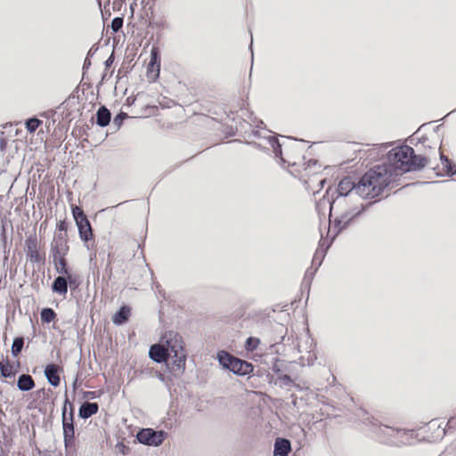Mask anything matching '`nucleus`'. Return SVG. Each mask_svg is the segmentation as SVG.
<instances>
[{
    "label": "nucleus",
    "mask_w": 456,
    "mask_h": 456,
    "mask_svg": "<svg viewBox=\"0 0 456 456\" xmlns=\"http://www.w3.org/2000/svg\"><path fill=\"white\" fill-rule=\"evenodd\" d=\"M110 120V112L105 107H101L97 111V124L101 126H106Z\"/></svg>",
    "instance_id": "13"
},
{
    "label": "nucleus",
    "mask_w": 456,
    "mask_h": 456,
    "mask_svg": "<svg viewBox=\"0 0 456 456\" xmlns=\"http://www.w3.org/2000/svg\"><path fill=\"white\" fill-rule=\"evenodd\" d=\"M123 25V20L121 18H115L111 22V28L114 32H117L121 28Z\"/></svg>",
    "instance_id": "23"
},
{
    "label": "nucleus",
    "mask_w": 456,
    "mask_h": 456,
    "mask_svg": "<svg viewBox=\"0 0 456 456\" xmlns=\"http://www.w3.org/2000/svg\"><path fill=\"white\" fill-rule=\"evenodd\" d=\"M441 160L444 167L447 168L448 173H451L452 175L456 173V171L453 170V167L448 159L444 158V156H441Z\"/></svg>",
    "instance_id": "24"
},
{
    "label": "nucleus",
    "mask_w": 456,
    "mask_h": 456,
    "mask_svg": "<svg viewBox=\"0 0 456 456\" xmlns=\"http://www.w3.org/2000/svg\"><path fill=\"white\" fill-rule=\"evenodd\" d=\"M291 451L290 442L284 438H277L274 443V456H288Z\"/></svg>",
    "instance_id": "7"
},
{
    "label": "nucleus",
    "mask_w": 456,
    "mask_h": 456,
    "mask_svg": "<svg viewBox=\"0 0 456 456\" xmlns=\"http://www.w3.org/2000/svg\"><path fill=\"white\" fill-rule=\"evenodd\" d=\"M167 434L160 430L156 431L152 428H143L138 432L136 438L139 443L148 446H159L165 440Z\"/></svg>",
    "instance_id": "4"
},
{
    "label": "nucleus",
    "mask_w": 456,
    "mask_h": 456,
    "mask_svg": "<svg viewBox=\"0 0 456 456\" xmlns=\"http://www.w3.org/2000/svg\"><path fill=\"white\" fill-rule=\"evenodd\" d=\"M217 359H218L219 363L224 369H229L230 370L233 361L235 360V357L232 356L230 354H228L225 351H220L217 354Z\"/></svg>",
    "instance_id": "12"
},
{
    "label": "nucleus",
    "mask_w": 456,
    "mask_h": 456,
    "mask_svg": "<svg viewBox=\"0 0 456 456\" xmlns=\"http://www.w3.org/2000/svg\"><path fill=\"white\" fill-rule=\"evenodd\" d=\"M53 289L60 294H65L67 292V281L64 277H57L53 284Z\"/></svg>",
    "instance_id": "16"
},
{
    "label": "nucleus",
    "mask_w": 456,
    "mask_h": 456,
    "mask_svg": "<svg viewBox=\"0 0 456 456\" xmlns=\"http://www.w3.org/2000/svg\"><path fill=\"white\" fill-rule=\"evenodd\" d=\"M34 385V381L29 375H21L18 379V387L22 391L32 389Z\"/></svg>",
    "instance_id": "14"
},
{
    "label": "nucleus",
    "mask_w": 456,
    "mask_h": 456,
    "mask_svg": "<svg viewBox=\"0 0 456 456\" xmlns=\"http://www.w3.org/2000/svg\"><path fill=\"white\" fill-rule=\"evenodd\" d=\"M355 186L356 185L354 183V182L350 178L346 177L340 181L338 187V191L340 195H347L348 192H350L352 190H354Z\"/></svg>",
    "instance_id": "11"
},
{
    "label": "nucleus",
    "mask_w": 456,
    "mask_h": 456,
    "mask_svg": "<svg viewBox=\"0 0 456 456\" xmlns=\"http://www.w3.org/2000/svg\"><path fill=\"white\" fill-rule=\"evenodd\" d=\"M388 158L395 169L401 172L420 168L427 165V159L421 156H414L413 149L409 146L393 149Z\"/></svg>",
    "instance_id": "3"
},
{
    "label": "nucleus",
    "mask_w": 456,
    "mask_h": 456,
    "mask_svg": "<svg viewBox=\"0 0 456 456\" xmlns=\"http://www.w3.org/2000/svg\"><path fill=\"white\" fill-rule=\"evenodd\" d=\"M55 314L50 308H45L41 312V320L45 322H50L54 319Z\"/></svg>",
    "instance_id": "19"
},
{
    "label": "nucleus",
    "mask_w": 456,
    "mask_h": 456,
    "mask_svg": "<svg viewBox=\"0 0 456 456\" xmlns=\"http://www.w3.org/2000/svg\"><path fill=\"white\" fill-rule=\"evenodd\" d=\"M151 55L152 56H151V62L153 65L156 62V61H157V53H156V51L153 50L151 52Z\"/></svg>",
    "instance_id": "25"
},
{
    "label": "nucleus",
    "mask_w": 456,
    "mask_h": 456,
    "mask_svg": "<svg viewBox=\"0 0 456 456\" xmlns=\"http://www.w3.org/2000/svg\"><path fill=\"white\" fill-rule=\"evenodd\" d=\"M98 411V404L96 403H85L79 409V416L87 419Z\"/></svg>",
    "instance_id": "10"
},
{
    "label": "nucleus",
    "mask_w": 456,
    "mask_h": 456,
    "mask_svg": "<svg viewBox=\"0 0 456 456\" xmlns=\"http://www.w3.org/2000/svg\"><path fill=\"white\" fill-rule=\"evenodd\" d=\"M0 370L4 377H12L14 375L12 367L7 362H0Z\"/></svg>",
    "instance_id": "17"
},
{
    "label": "nucleus",
    "mask_w": 456,
    "mask_h": 456,
    "mask_svg": "<svg viewBox=\"0 0 456 456\" xmlns=\"http://www.w3.org/2000/svg\"><path fill=\"white\" fill-rule=\"evenodd\" d=\"M230 370L234 374L244 376L253 371V366L251 363L246 361L235 358L230 368Z\"/></svg>",
    "instance_id": "6"
},
{
    "label": "nucleus",
    "mask_w": 456,
    "mask_h": 456,
    "mask_svg": "<svg viewBox=\"0 0 456 456\" xmlns=\"http://www.w3.org/2000/svg\"><path fill=\"white\" fill-rule=\"evenodd\" d=\"M72 214L76 220V223H79V220L82 219H87L86 216L84 215L83 210L77 206L72 208Z\"/></svg>",
    "instance_id": "21"
},
{
    "label": "nucleus",
    "mask_w": 456,
    "mask_h": 456,
    "mask_svg": "<svg viewBox=\"0 0 456 456\" xmlns=\"http://www.w3.org/2000/svg\"><path fill=\"white\" fill-rule=\"evenodd\" d=\"M259 344V339L256 338H248L246 341V348L249 351H253L256 348Z\"/></svg>",
    "instance_id": "22"
},
{
    "label": "nucleus",
    "mask_w": 456,
    "mask_h": 456,
    "mask_svg": "<svg viewBox=\"0 0 456 456\" xmlns=\"http://www.w3.org/2000/svg\"><path fill=\"white\" fill-rule=\"evenodd\" d=\"M60 369L57 365L49 364L45 367V374L48 382L53 387H57L60 384Z\"/></svg>",
    "instance_id": "8"
},
{
    "label": "nucleus",
    "mask_w": 456,
    "mask_h": 456,
    "mask_svg": "<svg viewBox=\"0 0 456 456\" xmlns=\"http://www.w3.org/2000/svg\"><path fill=\"white\" fill-rule=\"evenodd\" d=\"M149 354L150 357L157 362L167 361L168 353L166 352V346L162 341L159 344H155L151 346L150 348Z\"/></svg>",
    "instance_id": "5"
},
{
    "label": "nucleus",
    "mask_w": 456,
    "mask_h": 456,
    "mask_svg": "<svg viewBox=\"0 0 456 456\" xmlns=\"http://www.w3.org/2000/svg\"><path fill=\"white\" fill-rule=\"evenodd\" d=\"M388 183L387 172L385 167H377L367 172L354 188L356 194L362 198L373 199L379 196Z\"/></svg>",
    "instance_id": "1"
},
{
    "label": "nucleus",
    "mask_w": 456,
    "mask_h": 456,
    "mask_svg": "<svg viewBox=\"0 0 456 456\" xmlns=\"http://www.w3.org/2000/svg\"><path fill=\"white\" fill-rule=\"evenodd\" d=\"M77 225L78 227L81 239L85 241L89 240L92 237V229L88 220H79V223H77Z\"/></svg>",
    "instance_id": "9"
},
{
    "label": "nucleus",
    "mask_w": 456,
    "mask_h": 456,
    "mask_svg": "<svg viewBox=\"0 0 456 456\" xmlns=\"http://www.w3.org/2000/svg\"><path fill=\"white\" fill-rule=\"evenodd\" d=\"M40 123L41 121L37 118H30L26 122V128L30 133H33L39 126Z\"/></svg>",
    "instance_id": "20"
},
{
    "label": "nucleus",
    "mask_w": 456,
    "mask_h": 456,
    "mask_svg": "<svg viewBox=\"0 0 456 456\" xmlns=\"http://www.w3.org/2000/svg\"><path fill=\"white\" fill-rule=\"evenodd\" d=\"M130 314V308L126 307V306H122L119 311L118 313H116L113 316V322L115 324H122L123 322H125L128 316Z\"/></svg>",
    "instance_id": "15"
},
{
    "label": "nucleus",
    "mask_w": 456,
    "mask_h": 456,
    "mask_svg": "<svg viewBox=\"0 0 456 456\" xmlns=\"http://www.w3.org/2000/svg\"><path fill=\"white\" fill-rule=\"evenodd\" d=\"M166 352L168 353L167 359H171V371L175 376H180L185 369L186 354L183 349L182 337L174 331L167 332L162 338Z\"/></svg>",
    "instance_id": "2"
},
{
    "label": "nucleus",
    "mask_w": 456,
    "mask_h": 456,
    "mask_svg": "<svg viewBox=\"0 0 456 456\" xmlns=\"http://www.w3.org/2000/svg\"><path fill=\"white\" fill-rule=\"evenodd\" d=\"M23 346V339L21 338H17L13 340L12 346V354L14 356H17L18 354L21 351Z\"/></svg>",
    "instance_id": "18"
}]
</instances>
